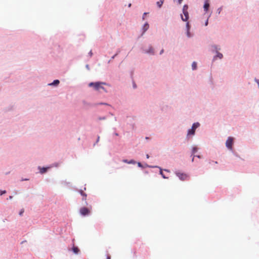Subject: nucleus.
<instances>
[{
	"label": "nucleus",
	"instance_id": "nucleus-30",
	"mask_svg": "<svg viewBox=\"0 0 259 259\" xmlns=\"http://www.w3.org/2000/svg\"><path fill=\"white\" fill-rule=\"evenodd\" d=\"M146 157H147V158H149V155H148V154H147V155H146Z\"/></svg>",
	"mask_w": 259,
	"mask_h": 259
},
{
	"label": "nucleus",
	"instance_id": "nucleus-32",
	"mask_svg": "<svg viewBox=\"0 0 259 259\" xmlns=\"http://www.w3.org/2000/svg\"><path fill=\"white\" fill-rule=\"evenodd\" d=\"M131 4H130L128 5V7H131Z\"/></svg>",
	"mask_w": 259,
	"mask_h": 259
},
{
	"label": "nucleus",
	"instance_id": "nucleus-17",
	"mask_svg": "<svg viewBox=\"0 0 259 259\" xmlns=\"http://www.w3.org/2000/svg\"><path fill=\"white\" fill-rule=\"evenodd\" d=\"M223 54L220 53H218L217 54V55L214 57V59L217 57L220 58V59H222L223 58Z\"/></svg>",
	"mask_w": 259,
	"mask_h": 259
},
{
	"label": "nucleus",
	"instance_id": "nucleus-11",
	"mask_svg": "<svg viewBox=\"0 0 259 259\" xmlns=\"http://www.w3.org/2000/svg\"><path fill=\"white\" fill-rule=\"evenodd\" d=\"M159 169H160V174L161 175V176L162 177V178L163 179H168V177H166L164 176V175L163 174V172H162V169L161 168V167H159Z\"/></svg>",
	"mask_w": 259,
	"mask_h": 259
},
{
	"label": "nucleus",
	"instance_id": "nucleus-27",
	"mask_svg": "<svg viewBox=\"0 0 259 259\" xmlns=\"http://www.w3.org/2000/svg\"><path fill=\"white\" fill-rule=\"evenodd\" d=\"M106 259H111L110 256L109 255H107Z\"/></svg>",
	"mask_w": 259,
	"mask_h": 259
},
{
	"label": "nucleus",
	"instance_id": "nucleus-15",
	"mask_svg": "<svg viewBox=\"0 0 259 259\" xmlns=\"http://www.w3.org/2000/svg\"><path fill=\"white\" fill-rule=\"evenodd\" d=\"M47 169H48V168H47V167H42V168H40V172L41 174H43L47 171Z\"/></svg>",
	"mask_w": 259,
	"mask_h": 259
},
{
	"label": "nucleus",
	"instance_id": "nucleus-1",
	"mask_svg": "<svg viewBox=\"0 0 259 259\" xmlns=\"http://www.w3.org/2000/svg\"><path fill=\"white\" fill-rule=\"evenodd\" d=\"M106 84V83L104 82H90L89 84V86L90 87H92L93 89L96 91L102 92V91L106 92V90L103 87L104 85Z\"/></svg>",
	"mask_w": 259,
	"mask_h": 259
},
{
	"label": "nucleus",
	"instance_id": "nucleus-34",
	"mask_svg": "<svg viewBox=\"0 0 259 259\" xmlns=\"http://www.w3.org/2000/svg\"><path fill=\"white\" fill-rule=\"evenodd\" d=\"M105 119V118H104H104H100V119Z\"/></svg>",
	"mask_w": 259,
	"mask_h": 259
},
{
	"label": "nucleus",
	"instance_id": "nucleus-5",
	"mask_svg": "<svg viewBox=\"0 0 259 259\" xmlns=\"http://www.w3.org/2000/svg\"><path fill=\"white\" fill-rule=\"evenodd\" d=\"M79 211L80 214L84 216L89 214L90 212V210L85 207H81Z\"/></svg>",
	"mask_w": 259,
	"mask_h": 259
},
{
	"label": "nucleus",
	"instance_id": "nucleus-3",
	"mask_svg": "<svg viewBox=\"0 0 259 259\" xmlns=\"http://www.w3.org/2000/svg\"><path fill=\"white\" fill-rule=\"evenodd\" d=\"M176 175L179 177V178L182 181H185L188 179L189 176L187 174L180 171H176Z\"/></svg>",
	"mask_w": 259,
	"mask_h": 259
},
{
	"label": "nucleus",
	"instance_id": "nucleus-10",
	"mask_svg": "<svg viewBox=\"0 0 259 259\" xmlns=\"http://www.w3.org/2000/svg\"><path fill=\"white\" fill-rule=\"evenodd\" d=\"M149 24L148 23L145 24V25L143 26V30L144 32H145L146 31H147L149 28Z\"/></svg>",
	"mask_w": 259,
	"mask_h": 259
},
{
	"label": "nucleus",
	"instance_id": "nucleus-19",
	"mask_svg": "<svg viewBox=\"0 0 259 259\" xmlns=\"http://www.w3.org/2000/svg\"><path fill=\"white\" fill-rule=\"evenodd\" d=\"M197 151V147H193V149H192V153L193 154H194L195 152H196Z\"/></svg>",
	"mask_w": 259,
	"mask_h": 259
},
{
	"label": "nucleus",
	"instance_id": "nucleus-16",
	"mask_svg": "<svg viewBox=\"0 0 259 259\" xmlns=\"http://www.w3.org/2000/svg\"><path fill=\"white\" fill-rule=\"evenodd\" d=\"M188 6L187 5H185L183 8V12L188 11Z\"/></svg>",
	"mask_w": 259,
	"mask_h": 259
},
{
	"label": "nucleus",
	"instance_id": "nucleus-14",
	"mask_svg": "<svg viewBox=\"0 0 259 259\" xmlns=\"http://www.w3.org/2000/svg\"><path fill=\"white\" fill-rule=\"evenodd\" d=\"M192 68L193 70H195L197 68V63L195 62H193L192 64Z\"/></svg>",
	"mask_w": 259,
	"mask_h": 259
},
{
	"label": "nucleus",
	"instance_id": "nucleus-18",
	"mask_svg": "<svg viewBox=\"0 0 259 259\" xmlns=\"http://www.w3.org/2000/svg\"><path fill=\"white\" fill-rule=\"evenodd\" d=\"M59 80H55L53 83H52L50 84V85H57L59 84Z\"/></svg>",
	"mask_w": 259,
	"mask_h": 259
},
{
	"label": "nucleus",
	"instance_id": "nucleus-8",
	"mask_svg": "<svg viewBox=\"0 0 259 259\" xmlns=\"http://www.w3.org/2000/svg\"><path fill=\"white\" fill-rule=\"evenodd\" d=\"M209 7V4L208 3V2L207 0H206L205 2V4L204 5V10L205 12H207L208 10V8Z\"/></svg>",
	"mask_w": 259,
	"mask_h": 259
},
{
	"label": "nucleus",
	"instance_id": "nucleus-7",
	"mask_svg": "<svg viewBox=\"0 0 259 259\" xmlns=\"http://www.w3.org/2000/svg\"><path fill=\"white\" fill-rule=\"evenodd\" d=\"M79 193L82 196V200H84L85 201L86 204H87V202L86 201L87 196V194L81 190H79Z\"/></svg>",
	"mask_w": 259,
	"mask_h": 259
},
{
	"label": "nucleus",
	"instance_id": "nucleus-26",
	"mask_svg": "<svg viewBox=\"0 0 259 259\" xmlns=\"http://www.w3.org/2000/svg\"><path fill=\"white\" fill-rule=\"evenodd\" d=\"M164 171H167V172H170L169 170H168V169H164Z\"/></svg>",
	"mask_w": 259,
	"mask_h": 259
},
{
	"label": "nucleus",
	"instance_id": "nucleus-25",
	"mask_svg": "<svg viewBox=\"0 0 259 259\" xmlns=\"http://www.w3.org/2000/svg\"><path fill=\"white\" fill-rule=\"evenodd\" d=\"M99 140H100V137L98 136V138H97V143L99 141Z\"/></svg>",
	"mask_w": 259,
	"mask_h": 259
},
{
	"label": "nucleus",
	"instance_id": "nucleus-6",
	"mask_svg": "<svg viewBox=\"0 0 259 259\" xmlns=\"http://www.w3.org/2000/svg\"><path fill=\"white\" fill-rule=\"evenodd\" d=\"M183 13L184 14V16L181 15V18H182L183 21H186L188 20V19L189 18L188 12V11H186V12H183Z\"/></svg>",
	"mask_w": 259,
	"mask_h": 259
},
{
	"label": "nucleus",
	"instance_id": "nucleus-35",
	"mask_svg": "<svg viewBox=\"0 0 259 259\" xmlns=\"http://www.w3.org/2000/svg\"><path fill=\"white\" fill-rule=\"evenodd\" d=\"M214 163H215V164H217V163H218L217 161H214Z\"/></svg>",
	"mask_w": 259,
	"mask_h": 259
},
{
	"label": "nucleus",
	"instance_id": "nucleus-28",
	"mask_svg": "<svg viewBox=\"0 0 259 259\" xmlns=\"http://www.w3.org/2000/svg\"><path fill=\"white\" fill-rule=\"evenodd\" d=\"M207 24H208V20H207V21L205 22V26H207Z\"/></svg>",
	"mask_w": 259,
	"mask_h": 259
},
{
	"label": "nucleus",
	"instance_id": "nucleus-36",
	"mask_svg": "<svg viewBox=\"0 0 259 259\" xmlns=\"http://www.w3.org/2000/svg\"><path fill=\"white\" fill-rule=\"evenodd\" d=\"M197 157H198V158H200V156H199V155H198V156H197Z\"/></svg>",
	"mask_w": 259,
	"mask_h": 259
},
{
	"label": "nucleus",
	"instance_id": "nucleus-4",
	"mask_svg": "<svg viewBox=\"0 0 259 259\" xmlns=\"http://www.w3.org/2000/svg\"><path fill=\"white\" fill-rule=\"evenodd\" d=\"M233 144V138L232 137H229L226 142V146L229 150H232V146Z\"/></svg>",
	"mask_w": 259,
	"mask_h": 259
},
{
	"label": "nucleus",
	"instance_id": "nucleus-31",
	"mask_svg": "<svg viewBox=\"0 0 259 259\" xmlns=\"http://www.w3.org/2000/svg\"><path fill=\"white\" fill-rule=\"evenodd\" d=\"M12 197H13L12 196H10L9 197V199H11L12 198Z\"/></svg>",
	"mask_w": 259,
	"mask_h": 259
},
{
	"label": "nucleus",
	"instance_id": "nucleus-2",
	"mask_svg": "<svg viewBox=\"0 0 259 259\" xmlns=\"http://www.w3.org/2000/svg\"><path fill=\"white\" fill-rule=\"evenodd\" d=\"M198 122L193 123L192 128L188 131L187 136L190 135H194L195 132V130L199 126Z\"/></svg>",
	"mask_w": 259,
	"mask_h": 259
},
{
	"label": "nucleus",
	"instance_id": "nucleus-29",
	"mask_svg": "<svg viewBox=\"0 0 259 259\" xmlns=\"http://www.w3.org/2000/svg\"><path fill=\"white\" fill-rule=\"evenodd\" d=\"M163 52V50H162L160 53V54H161Z\"/></svg>",
	"mask_w": 259,
	"mask_h": 259
},
{
	"label": "nucleus",
	"instance_id": "nucleus-24",
	"mask_svg": "<svg viewBox=\"0 0 259 259\" xmlns=\"http://www.w3.org/2000/svg\"><path fill=\"white\" fill-rule=\"evenodd\" d=\"M255 81H256V83L258 84V87H259V80L258 79H256Z\"/></svg>",
	"mask_w": 259,
	"mask_h": 259
},
{
	"label": "nucleus",
	"instance_id": "nucleus-12",
	"mask_svg": "<svg viewBox=\"0 0 259 259\" xmlns=\"http://www.w3.org/2000/svg\"><path fill=\"white\" fill-rule=\"evenodd\" d=\"M163 3V0H160V1L157 2V5L158 6V7L159 8H161Z\"/></svg>",
	"mask_w": 259,
	"mask_h": 259
},
{
	"label": "nucleus",
	"instance_id": "nucleus-20",
	"mask_svg": "<svg viewBox=\"0 0 259 259\" xmlns=\"http://www.w3.org/2000/svg\"><path fill=\"white\" fill-rule=\"evenodd\" d=\"M24 211V209H22L20 210V212H19V215H22L23 214V213Z\"/></svg>",
	"mask_w": 259,
	"mask_h": 259
},
{
	"label": "nucleus",
	"instance_id": "nucleus-9",
	"mask_svg": "<svg viewBox=\"0 0 259 259\" xmlns=\"http://www.w3.org/2000/svg\"><path fill=\"white\" fill-rule=\"evenodd\" d=\"M122 161L124 163H126L128 164H135L136 161L134 160H131L130 161H128L127 159H123Z\"/></svg>",
	"mask_w": 259,
	"mask_h": 259
},
{
	"label": "nucleus",
	"instance_id": "nucleus-23",
	"mask_svg": "<svg viewBox=\"0 0 259 259\" xmlns=\"http://www.w3.org/2000/svg\"><path fill=\"white\" fill-rule=\"evenodd\" d=\"M179 4H181L182 3V0H178Z\"/></svg>",
	"mask_w": 259,
	"mask_h": 259
},
{
	"label": "nucleus",
	"instance_id": "nucleus-22",
	"mask_svg": "<svg viewBox=\"0 0 259 259\" xmlns=\"http://www.w3.org/2000/svg\"><path fill=\"white\" fill-rule=\"evenodd\" d=\"M138 165L139 167H142V164L140 162H138Z\"/></svg>",
	"mask_w": 259,
	"mask_h": 259
},
{
	"label": "nucleus",
	"instance_id": "nucleus-21",
	"mask_svg": "<svg viewBox=\"0 0 259 259\" xmlns=\"http://www.w3.org/2000/svg\"><path fill=\"white\" fill-rule=\"evenodd\" d=\"M6 193V191L5 190H4V191H1V194H1V195H2L3 194H5Z\"/></svg>",
	"mask_w": 259,
	"mask_h": 259
},
{
	"label": "nucleus",
	"instance_id": "nucleus-13",
	"mask_svg": "<svg viewBox=\"0 0 259 259\" xmlns=\"http://www.w3.org/2000/svg\"><path fill=\"white\" fill-rule=\"evenodd\" d=\"M72 250L76 254L78 253L79 252V249L77 247H73L72 248Z\"/></svg>",
	"mask_w": 259,
	"mask_h": 259
},
{
	"label": "nucleus",
	"instance_id": "nucleus-33",
	"mask_svg": "<svg viewBox=\"0 0 259 259\" xmlns=\"http://www.w3.org/2000/svg\"><path fill=\"white\" fill-rule=\"evenodd\" d=\"M115 136H118V134L117 133H115Z\"/></svg>",
	"mask_w": 259,
	"mask_h": 259
}]
</instances>
